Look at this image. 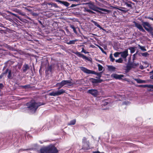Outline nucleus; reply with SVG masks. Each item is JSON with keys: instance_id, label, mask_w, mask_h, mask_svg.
Masks as SVG:
<instances>
[{"instance_id": "f257e3e1", "label": "nucleus", "mask_w": 153, "mask_h": 153, "mask_svg": "<svg viewBox=\"0 0 153 153\" xmlns=\"http://www.w3.org/2000/svg\"><path fill=\"white\" fill-rule=\"evenodd\" d=\"M72 79H71L70 80H63L60 82L56 83V87H58L57 88L58 90L60 89L63 86L66 84H67L68 86H71L75 83V82H72Z\"/></svg>"}, {"instance_id": "f03ea898", "label": "nucleus", "mask_w": 153, "mask_h": 153, "mask_svg": "<svg viewBox=\"0 0 153 153\" xmlns=\"http://www.w3.org/2000/svg\"><path fill=\"white\" fill-rule=\"evenodd\" d=\"M88 6L89 8L91 9L100 13H102V12L99 10H98L106 12H108V10L107 9L101 8L100 7H97L96 6L94 5V2L91 1L88 4Z\"/></svg>"}, {"instance_id": "7ed1b4c3", "label": "nucleus", "mask_w": 153, "mask_h": 153, "mask_svg": "<svg viewBox=\"0 0 153 153\" xmlns=\"http://www.w3.org/2000/svg\"><path fill=\"white\" fill-rule=\"evenodd\" d=\"M79 68L84 73L87 74H92L97 75L98 76V77L97 78H98L99 79H100V78L102 76V72H100L99 73H97L95 71L91 70L88 69L82 66H80L79 67Z\"/></svg>"}, {"instance_id": "20e7f679", "label": "nucleus", "mask_w": 153, "mask_h": 153, "mask_svg": "<svg viewBox=\"0 0 153 153\" xmlns=\"http://www.w3.org/2000/svg\"><path fill=\"white\" fill-rule=\"evenodd\" d=\"M137 64L133 63V62H130L128 61V65L126 66V71L128 72L131 68H134L135 67L137 66Z\"/></svg>"}, {"instance_id": "39448f33", "label": "nucleus", "mask_w": 153, "mask_h": 153, "mask_svg": "<svg viewBox=\"0 0 153 153\" xmlns=\"http://www.w3.org/2000/svg\"><path fill=\"white\" fill-rule=\"evenodd\" d=\"M87 93L91 94L94 97H97L98 94V91L97 89H89L87 91Z\"/></svg>"}, {"instance_id": "423d86ee", "label": "nucleus", "mask_w": 153, "mask_h": 153, "mask_svg": "<svg viewBox=\"0 0 153 153\" xmlns=\"http://www.w3.org/2000/svg\"><path fill=\"white\" fill-rule=\"evenodd\" d=\"M49 153H57L58 152L56 148L53 145H50L48 146Z\"/></svg>"}, {"instance_id": "0eeeda50", "label": "nucleus", "mask_w": 153, "mask_h": 153, "mask_svg": "<svg viewBox=\"0 0 153 153\" xmlns=\"http://www.w3.org/2000/svg\"><path fill=\"white\" fill-rule=\"evenodd\" d=\"M133 23L134 24L135 27L138 28L140 31L143 32H146L145 30L143 28L142 25L140 24L135 21H134Z\"/></svg>"}, {"instance_id": "6e6552de", "label": "nucleus", "mask_w": 153, "mask_h": 153, "mask_svg": "<svg viewBox=\"0 0 153 153\" xmlns=\"http://www.w3.org/2000/svg\"><path fill=\"white\" fill-rule=\"evenodd\" d=\"M52 65H48L45 71L46 76H48L50 73L52 74Z\"/></svg>"}, {"instance_id": "1a4fd4ad", "label": "nucleus", "mask_w": 153, "mask_h": 153, "mask_svg": "<svg viewBox=\"0 0 153 153\" xmlns=\"http://www.w3.org/2000/svg\"><path fill=\"white\" fill-rule=\"evenodd\" d=\"M74 53L79 57H82L83 59H85V60H87L88 61H90V59L87 57L85 56L84 54L81 53L77 51L74 52Z\"/></svg>"}, {"instance_id": "9d476101", "label": "nucleus", "mask_w": 153, "mask_h": 153, "mask_svg": "<svg viewBox=\"0 0 153 153\" xmlns=\"http://www.w3.org/2000/svg\"><path fill=\"white\" fill-rule=\"evenodd\" d=\"M124 75L123 74H113L111 75V77H113L116 79L120 80L122 79V78L123 77Z\"/></svg>"}, {"instance_id": "9b49d317", "label": "nucleus", "mask_w": 153, "mask_h": 153, "mask_svg": "<svg viewBox=\"0 0 153 153\" xmlns=\"http://www.w3.org/2000/svg\"><path fill=\"white\" fill-rule=\"evenodd\" d=\"M89 80L93 84L100 83L103 81L102 79H97L91 78H90Z\"/></svg>"}, {"instance_id": "f8f14e48", "label": "nucleus", "mask_w": 153, "mask_h": 153, "mask_svg": "<svg viewBox=\"0 0 153 153\" xmlns=\"http://www.w3.org/2000/svg\"><path fill=\"white\" fill-rule=\"evenodd\" d=\"M120 8H116L117 10V11L118 12L121 13H125L128 12L129 10L127 9V8L125 7H121Z\"/></svg>"}, {"instance_id": "ddd939ff", "label": "nucleus", "mask_w": 153, "mask_h": 153, "mask_svg": "<svg viewBox=\"0 0 153 153\" xmlns=\"http://www.w3.org/2000/svg\"><path fill=\"white\" fill-rule=\"evenodd\" d=\"M40 153H49L48 146L41 148L40 150Z\"/></svg>"}, {"instance_id": "4468645a", "label": "nucleus", "mask_w": 153, "mask_h": 153, "mask_svg": "<svg viewBox=\"0 0 153 153\" xmlns=\"http://www.w3.org/2000/svg\"><path fill=\"white\" fill-rule=\"evenodd\" d=\"M37 104H38V105H43L44 104H41L40 102L39 103V104L36 103L34 100H32L29 102L27 103L26 105H35Z\"/></svg>"}, {"instance_id": "2eb2a0df", "label": "nucleus", "mask_w": 153, "mask_h": 153, "mask_svg": "<svg viewBox=\"0 0 153 153\" xmlns=\"http://www.w3.org/2000/svg\"><path fill=\"white\" fill-rule=\"evenodd\" d=\"M38 108V106H29L28 107V109L32 113L35 112Z\"/></svg>"}, {"instance_id": "dca6fc26", "label": "nucleus", "mask_w": 153, "mask_h": 153, "mask_svg": "<svg viewBox=\"0 0 153 153\" xmlns=\"http://www.w3.org/2000/svg\"><path fill=\"white\" fill-rule=\"evenodd\" d=\"M120 54L122 57L124 59H126L128 55V50H126L124 51L120 52Z\"/></svg>"}, {"instance_id": "f3484780", "label": "nucleus", "mask_w": 153, "mask_h": 153, "mask_svg": "<svg viewBox=\"0 0 153 153\" xmlns=\"http://www.w3.org/2000/svg\"><path fill=\"white\" fill-rule=\"evenodd\" d=\"M30 68V67L27 64L25 63L23 65L22 68L23 72V73L26 72L27 70Z\"/></svg>"}, {"instance_id": "a211bd4d", "label": "nucleus", "mask_w": 153, "mask_h": 153, "mask_svg": "<svg viewBox=\"0 0 153 153\" xmlns=\"http://www.w3.org/2000/svg\"><path fill=\"white\" fill-rule=\"evenodd\" d=\"M56 1L59 2L61 4H63L66 7H68L69 6L70 4L66 1H61L60 0H57Z\"/></svg>"}, {"instance_id": "6ab92c4d", "label": "nucleus", "mask_w": 153, "mask_h": 153, "mask_svg": "<svg viewBox=\"0 0 153 153\" xmlns=\"http://www.w3.org/2000/svg\"><path fill=\"white\" fill-rule=\"evenodd\" d=\"M124 3V4L126 5L130 9H132V8L131 4H134V3H132L131 2L129 1L125 2Z\"/></svg>"}, {"instance_id": "aec40b11", "label": "nucleus", "mask_w": 153, "mask_h": 153, "mask_svg": "<svg viewBox=\"0 0 153 153\" xmlns=\"http://www.w3.org/2000/svg\"><path fill=\"white\" fill-rule=\"evenodd\" d=\"M92 22L94 24L95 26H97V27H99L100 30H102L103 31H106V30L102 28L98 23L96 21H92Z\"/></svg>"}, {"instance_id": "412c9836", "label": "nucleus", "mask_w": 153, "mask_h": 153, "mask_svg": "<svg viewBox=\"0 0 153 153\" xmlns=\"http://www.w3.org/2000/svg\"><path fill=\"white\" fill-rule=\"evenodd\" d=\"M91 1L89 0H82L80 2H81L80 4L83 5H88Z\"/></svg>"}, {"instance_id": "4be33fe9", "label": "nucleus", "mask_w": 153, "mask_h": 153, "mask_svg": "<svg viewBox=\"0 0 153 153\" xmlns=\"http://www.w3.org/2000/svg\"><path fill=\"white\" fill-rule=\"evenodd\" d=\"M107 67L108 70L109 71H114L116 69L115 67L112 65H108Z\"/></svg>"}, {"instance_id": "5701e85b", "label": "nucleus", "mask_w": 153, "mask_h": 153, "mask_svg": "<svg viewBox=\"0 0 153 153\" xmlns=\"http://www.w3.org/2000/svg\"><path fill=\"white\" fill-rule=\"evenodd\" d=\"M82 143L84 146L88 145L89 142L88 141L87 139L84 137L82 139Z\"/></svg>"}, {"instance_id": "b1692460", "label": "nucleus", "mask_w": 153, "mask_h": 153, "mask_svg": "<svg viewBox=\"0 0 153 153\" xmlns=\"http://www.w3.org/2000/svg\"><path fill=\"white\" fill-rule=\"evenodd\" d=\"M65 90H64L63 89H61L57 91V92L58 95H59L65 93Z\"/></svg>"}, {"instance_id": "393cba45", "label": "nucleus", "mask_w": 153, "mask_h": 153, "mask_svg": "<svg viewBox=\"0 0 153 153\" xmlns=\"http://www.w3.org/2000/svg\"><path fill=\"white\" fill-rule=\"evenodd\" d=\"M47 4L49 5H51V6L54 7L56 8H58L59 7L57 5V4L55 3H48Z\"/></svg>"}, {"instance_id": "a878e982", "label": "nucleus", "mask_w": 153, "mask_h": 153, "mask_svg": "<svg viewBox=\"0 0 153 153\" xmlns=\"http://www.w3.org/2000/svg\"><path fill=\"white\" fill-rule=\"evenodd\" d=\"M134 80L137 82L138 83H142L145 82L144 80L140 79H135Z\"/></svg>"}, {"instance_id": "bb28decb", "label": "nucleus", "mask_w": 153, "mask_h": 153, "mask_svg": "<svg viewBox=\"0 0 153 153\" xmlns=\"http://www.w3.org/2000/svg\"><path fill=\"white\" fill-rule=\"evenodd\" d=\"M21 87L22 88L26 89L27 88H32V87L30 86V84H28L25 85L21 86Z\"/></svg>"}, {"instance_id": "cd10ccee", "label": "nucleus", "mask_w": 153, "mask_h": 153, "mask_svg": "<svg viewBox=\"0 0 153 153\" xmlns=\"http://www.w3.org/2000/svg\"><path fill=\"white\" fill-rule=\"evenodd\" d=\"M77 41V40H70L69 42H67V43L68 45L74 44Z\"/></svg>"}, {"instance_id": "c85d7f7f", "label": "nucleus", "mask_w": 153, "mask_h": 153, "mask_svg": "<svg viewBox=\"0 0 153 153\" xmlns=\"http://www.w3.org/2000/svg\"><path fill=\"white\" fill-rule=\"evenodd\" d=\"M129 49L130 50L131 53H134L135 51V48L134 47H129Z\"/></svg>"}, {"instance_id": "c756f323", "label": "nucleus", "mask_w": 153, "mask_h": 153, "mask_svg": "<svg viewBox=\"0 0 153 153\" xmlns=\"http://www.w3.org/2000/svg\"><path fill=\"white\" fill-rule=\"evenodd\" d=\"M49 95L51 96H58L57 91L56 92L53 91L52 92L50 93H49Z\"/></svg>"}, {"instance_id": "7c9ffc66", "label": "nucleus", "mask_w": 153, "mask_h": 153, "mask_svg": "<svg viewBox=\"0 0 153 153\" xmlns=\"http://www.w3.org/2000/svg\"><path fill=\"white\" fill-rule=\"evenodd\" d=\"M139 48L142 51H146V49L145 46H141L140 45H138Z\"/></svg>"}, {"instance_id": "2f4dec72", "label": "nucleus", "mask_w": 153, "mask_h": 153, "mask_svg": "<svg viewBox=\"0 0 153 153\" xmlns=\"http://www.w3.org/2000/svg\"><path fill=\"white\" fill-rule=\"evenodd\" d=\"M70 27L72 29H73V31L75 33H77V31L76 30V28L74 27V25H71L70 26Z\"/></svg>"}, {"instance_id": "473e14b6", "label": "nucleus", "mask_w": 153, "mask_h": 153, "mask_svg": "<svg viewBox=\"0 0 153 153\" xmlns=\"http://www.w3.org/2000/svg\"><path fill=\"white\" fill-rule=\"evenodd\" d=\"M76 120H73L71 121L68 123V125H74L75 124Z\"/></svg>"}, {"instance_id": "72a5a7b5", "label": "nucleus", "mask_w": 153, "mask_h": 153, "mask_svg": "<svg viewBox=\"0 0 153 153\" xmlns=\"http://www.w3.org/2000/svg\"><path fill=\"white\" fill-rule=\"evenodd\" d=\"M8 78L10 79H11L12 78V76L11 72V71H9L8 72V74L7 76Z\"/></svg>"}, {"instance_id": "f704fd0d", "label": "nucleus", "mask_w": 153, "mask_h": 153, "mask_svg": "<svg viewBox=\"0 0 153 153\" xmlns=\"http://www.w3.org/2000/svg\"><path fill=\"white\" fill-rule=\"evenodd\" d=\"M123 59L121 58H120L118 59H117L116 60V62L117 63H122L123 62Z\"/></svg>"}, {"instance_id": "c9c22d12", "label": "nucleus", "mask_w": 153, "mask_h": 153, "mask_svg": "<svg viewBox=\"0 0 153 153\" xmlns=\"http://www.w3.org/2000/svg\"><path fill=\"white\" fill-rule=\"evenodd\" d=\"M7 13L10 14H11L12 15L14 16L17 17L18 18H19V16H18L16 14L14 13L11 12H10L9 11H7Z\"/></svg>"}, {"instance_id": "e433bc0d", "label": "nucleus", "mask_w": 153, "mask_h": 153, "mask_svg": "<svg viewBox=\"0 0 153 153\" xmlns=\"http://www.w3.org/2000/svg\"><path fill=\"white\" fill-rule=\"evenodd\" d=\"M141 54L143 56H144L145 57H146L149 55V53L147 52L142 53Z\"/></svg>"}, {"instance_id": "4c0bfd02", "label": "nucleus", "mask_w": 153, "mask_h": 153, "mask_svg": "<svg viewBox=\"0 0 153 153\" xmlns=\"http://www.w3.org/2000/svg\"><path fill=\"white\" fill-rule=\"evenodd\" d=\"M109 58L110 59V61L112 62H113L115 60L114 59L113 57L112 54V53H111L109 56Z\"/></svg>"}, {"instance_id": "58836bf2", "label": "nucleus", "mask_w": 153, "mask_h": 153, "mask_svg": "<svg viewBox=\"0 0 153 153\" xmlns=\"http://www.w3.org/2000/svg\"><path fill=\"white\" fill-rule=\"evenodd\" d=\"M98 70L99 71H100L102 70L103 67L100 64H99L98 65Z\"/></svg>"}, {"instance_id": "ea45409f", "label": "nucleus", "mask_w": 153, "mask_h": 153, "mask_svg": "<svg viewBox=\"0 0 153 153\" xmlns=\"http://www.w3.org/2000/svg\"><path fill=\"white\" fill-rule=\"evenodd\" d=\"M150 78L151 79H153V70L149 72Z\"/></svg>"}, {"instance_id": "a19ab883", "label": "nucleus", "mask_w": 153, "mask_h": 153, "mask_svg": "<svg viewBox=\"0 0 153 153\" xmlns=\"http://www.w3.org/2000/svg\"><path fill=\"white\" fill-rule=\"evenodd\" d=\"M8 69H7L6 70V72L5 73H2L1 74V75H0V79H2V77L4 76V74L7 72L8 71Z\"/></svg>"}, {"instance_id": "79ce46f5", "label": "nucleus", "mask_w": 153, "mask_h": 153, "mask_svg": "<svg viewBox=\"0 0 153 153\" xmlns=\"http://www.w3.org/2000/svg\"><path fill=\"white\" fill-rule=\"evenodd\" d=\"M120 54V52H116L114 54V56L115 57H117Z\"/></svg>"}, {"instance_id": "37998d69", "label": "nucleus", "mask_w": 153, "mask_h": 153, "mask_svg": "<svg viewBox=\"0 0 153 153\" xmlns=\"http://www.w3.org/2000/svg\"><path fill=\"white\" fill-rule=\"evenodd\" d=\"M137 86L139 87L145 88H146V85H138Z\"/></svg>"}, {"instance_id": "c03bdc74", "label": "nucleus", "mask_w": 153, "mask_h": 153, "mask_svg": "<svg viewBox=\"0 0 153 153\" xmlns=\"http://www.w3.org/2000/svg\"><path fill=\"white\" fill-rule=\"evenodd\" d=\"M98 46L99 49L101 50V51H102V52L103 53L105 54L106 53V52L104 51L102 47L100 46Z\"/></svg>"}, {"instance_id": "a18cd8bd", "label": "nucleus", "mask_w": 153, "mask_h": 153, "mask_svg": "<svg viewBox=\"0 0 153 153\" xmlns=\"http://www.w3.org/2000/svg\"><path fill=\"white\" fill-rule=\"evenodd\" d=\"M146 87L153 89V85H146Z\"/></svg>"}, {"instance_id": "49530a36", "label": "nucleus", "mask_w": 153, "mask_h": 153, "mask_svg": "<svg viewBox=\"0 0 153 153\" xmlns=\"http://www.w3.org/2000/svg\"><path fill=\"white\" fill-rule=\"evenodd\" d=\"M91 10L88 9L86 8L85 7L84 9V12H88L89 13H90Z\"/></svg>"}, {"instance_id": "de8ad7c7", "label": "nucleus", "mask_w": 153, "mask_h": 153, "mask_svg": "<svg viewBox=\"0 0 153 153\" xmlns=\"http://www.w3.org/2000/svg\"><path fill=\"white\" fill-rule=\"evenodd\" d=\"M81 52H83L85 53H88V52H87L83 48H82V49L81 51Z\"/></svg>"}, {"instance_id": "09e8293b", "label": "nucleus", "mask_w": 153, "mask_h": 153, "mask_svg": "<svg viewBox=\"0 0 153 153\" xmlns=\"http://www.w3.org/2000/svg\"><path fill=\"white\" fill-rule=\"evenodd\" d=\"M27 149H20L19 150V152H22L23 151H27Z\"/></svg>"}, {"instance_id": "8fccbe9b", "label": "nucleus", "mask_w": 153, "mask_h": 153, "mask_svg": "<svg viewBox=\"0 0 153 153\" xmlns=\"http://www.w3.org/2000/svg\"><path fill=\"white\" fill-rule=\"evenodd\" d=\"M3 87V84L2 83H0V90L2 89Z\"/></svg>"}, {"instance_id": "3c124183", "label": "nucleus", "mask_w": 153, "mask_h": 153, "mask_svg": "<svg viewBox=\"0 0 153 153\" xmlns=\"http://www.w3.org/2000/svg\"><path fill=\"white\" fill-rule=\"evenodd\" d=\"M78 5V4H72L71 6L70 7H76V6H77Z\"/></svg>"}, {"instance_id": "603ef678", "label": "nucleus", "mask_w": 153, "mask_h": 153, "mask_svg": "<svg viewBox=\"0 0 153 153\" xmlns=\"http://www.w3.org/2000/svg\"><path fill=\"white\" fill-rule=\"evenodd\" d=\"M7 49H8L10 50H11L13 48L12 47H11L9 45H7Z\"/></svg>"}, {"instance_id": "864d4df0", "label": "nucleus", "mask_w": 153, "mask_h": 153, "mask_svg": "<svg viewBox=\"0 0 153 153\" xmlns=\"http://www.w3.org/2000/svg\"><path fill=\"white\" fill-rule=\"evenodd\" d=\"M124 104L126 105H128L130 104L129 102L128 101H125V102H124Z\"/></svg>"}, {"instance_id": "5fc2aeb1", "label": "nucleus", "mask_w": 153, "mask_h": 153, "mask_svg": "<svg viewBox=\"0 0 153 153\" xmlns=\"http://www.w3.org/2000/svg\"><path fill=\"white\" fill-rule=\"evenodd\" d=\"M147 18L148 19H150V20H151L152 21H153V18L151 17H149V16H148V17H147Z\"/></svg>"}, {"instance_id": "6e6d98bb", "label": "nucleus", "mask_w": 153, "mask_h": 153, "mask_svg": "<svg viewBox=\"0 0 153 153\" xmlns=\"http://www.w3.org/2000/svg\"><path fill=\"white\" fill-rule=\"evenodd\" d=\"M16 12L18 13L19 14V13L21 12V11L20 10H16Z\"/></svg>"}, {"instance_id": "4d7b16f0", "label": "nucleus", "mask_w": 153, "mask_h": 153, "mask_svg": "<svg viewBox=\"0 0 153 153\" xmlns=\"http://www.w3.org/2000/svg\"><path fill=\"white\" fill-rule=\"evenodd\" d=\"M5 106H0V109H3L4 108V107Z\"/></svg>"}, {"instance_id": "13d9d810", "label": "nucleus", "mask_w": 153, "mask_h": 153, "mask_svg": "<svg viewBox=\"0 0 153 153\" xmlns=\"http://www.w3.org/2000/svg\"><path fill=\"white\" fill-rule=\"evenodd\" d=\"M19 14H20L22 15H23V16H24L25 14H24V13H22V12H21V13H19Z\"/></svg>"}, {"instance_id": "bf43d9fd", "label": "nucleus", "mask_w": 153, "mask_h": 153, "mask_svg": "<svg viewBox=\"0 0 153 153\" xmlns=\"http://www.w3.org/2000/svg\"><path fill=\"white\" fill-rule=\"evenodd\" d=\"M90 13H91L92 14H95V13L94 12V11H93L91 10V12H90Z\"/></svg>"}, {"instance_id": "052dcab7", "label": "nucleus", "mask_w": 153, "mask_h": 153, "mask_svg": "<svg viewBox=\"0 0 153 153\" xmlns=\"http://www.w3.org/2000/svg\"><path fill=\"white\" fill-rule=\"evenodd\" d=\"M140 68L141 69H143V65L140 66Z\"/></svg>"}, {"instance_id": "680f3d73", "label": "nucleus", "mask_w": 153, "mask_h": 153, "mask_svg": "<svg viewBox=\"0 0 153 153\" xmlns=\"http://www.w3.org/2000/svg\"><path fill=\"white\" fill-rule=\"evenodd\" d=\"M39 23L41 24V25H42V24L41 21H39Z\"/></svg>"}, {"instance_id": "e2e57ef3", "label": "nucleus", "mask_w": 153, "mask_h": 153, "mask_svg": "<svg viewBox=\"0 0 153 153\" xmlns=\"http://www.w3.org/2000/svg\"><path fill=\"white\" fill-rule=\"evenodd\" d=\"M68 1H78L77 0H68Z\"/></svg>"}, {"instance_id": "0e129e2a", "label": "nucleus", "mask_w": 153, "mask_h": 153, "mask_svg": "<svg viewBox=\"0 0 153 153\" xmlns=\"http://www.w3.org/2000/svg\"><path fill=\"white\" fill-rule=\"evenodd\" d=\"M94 153H100L99 152H94Z\"/></svg>"}, {"instance_id": "69168bd1", "label": "nucleus", "mask_w": 153, "mask_h": 153, "mask_svg": "<svg viewBox=\"0 0 153 153\" xmlns=\"http://www.w3.org/2000/svg\"><path fill=\"white\" fill-rule=\"evenodd\" d=\"M33 15H37L36 13H33Z\"/></svg>"}, {"instance_id": "338daca9", "label": "nucleus", "mask_w": 153, "mask_h": 153, "mask_svg": "<svg viewBox=\"0 0 153 153\" xmlns=\"http://www.w3.org/2000/svg\"><path fill=\"white\" fill-rule=\"evenodd\" d=\"M137 52L135 54H134L133 55V56L134 57L135 55L136 54V53H137Z\"/></svg>"}, {"instance_id": "774afa93", "label": "nucleus", "mask_w": 153, "mask_h": 153, "mask_svg": "<svg viewBox=\"0 0 153 153\" xmlns=\"http://www.w3.org/2000/svg\"><path fill=\"white\" fill-rule=\"evenodd\" d=\"M134 58H133V60H134Z\"/></svg>"}]
</instances>
